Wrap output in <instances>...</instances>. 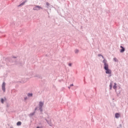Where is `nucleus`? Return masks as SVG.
Returning <instances> with one entry per match:
<instances>
[{"label":"nucleus","instance_id":"nucleus-1","mask_svg":"<svg viewBox=\"0 0 128 128\" xmlns=\"http://www.w3.org/2000/svg\"><path fill=\"white\" fill-rule=\"evenodd\" d=\"M103 62L104 64V68L106 70V74H112V70L108 69V64H107L106 60H103Z\"/></svg>","mask_w":128,"mask_h":128},{"label":"nucleus","instance_id":"nucleus-2","mask_svg":"<svg viewBox=\"0 0 128 128\" xmlns=\"http://www.w3.org/2000/svg\"><path fill=\"white\" fill-rule=\"evenodd\" d=\"M2 90L4 92H6V82H4L2 84Z\"/></svg>","mask_w":128,"mask_h":128},{"label":"nucleus","instance_id":"nucleus-3","mask_svg":"<svg viewBox=\"0 0 128 128\" xmlns=\"http://www.w3.org/2000/svg\"><path fill=\"white\" fill-rule=\"evenodd\" d=\"M40 8H42V7L40 6H36V7H34L33 10H40Z\"/></svg>","mask_w":128,"mask_h":128},{"label":"nucleus","instance_id":"nucleus-4","mask_svg":"<svg viewBox=\"0 0 128 128\" xmlns=\"http://www.w3.org/2000/svg\"><path fill=\"white\" fill-rule=\"evenodd\" d=\"M42 106H44V102H39V106L40 107V112H42Z\"/></svg>","mask_w":128,"mask_h":128},{"label":"nucleus","instance_id":"nucleus-5","mask_svg":"<svg viewBox=\"0 0 128 128\" xmlns=\"http://www.w3.org/2000/svg\"><path fill=\"white\" fill-rule=\"evenodd\" d=\"M120 48H122L120 50V52H124L125 50L124 48L122 46H120Z\"/></svg>","mask_w":128,"mask_h":128},{"label":"nucleus","instance_id":"nucleus-6","mask_svg":"<svg viewBox=\"0 0 128 128\" xmlns=\"http://www.w3.org/2000/svg\"><path fill=\"white\" fill-rule=\"evenodd\" d=\"M115 116L116 118H120V114H118V113L116 114Z\"/></svg>","mask_w":128,"mask_h":128},{"label":"nucleus","instance_id":"nucleus-7","mask_svg":"<svg viewBox=\"0 0 128 128\" xmlns=\"http://www.w3.org/2000/svg\"><path fill=\"white\" fill-rule=\"evenodd\" d=\"M17 126H21L22 125V122H18L16 124Z\"/></svg>","mask_w":128,"mask_h":128},{"label":"nucleus","instance_id":"nucleus-8","mask_svg":"<svg viewBox=\"0 0 128 128\" xmlns=\"http://www.w3.org/2000/svg\"><path fill=\"white\" fill-rule=\"evenodd\" d=\"M113 88H114V90L116 88V83L114 84V85L113 86Z\"/></svg>","mask_w":128,"mask_h":128},{"label":"nucleus","instance_id":"nucleus-9","mask_svg":"<svg viewBox=\"0 0 128 128\" xmlns=\"http://www.w3.org/2000/svg\"><path fill=\"white\" fill-rule=\"evenodd\" d=\"M28 96H32V94H28Z\"/></svg>","mask_w":128,"mask_h":128},{"label":"nucleus","instance_id":"nucleus-10","mask_svg":"<svg viewBox=\"0 0 128 128\" xmlns=\"http://www.w3.org/2000/svg\"><path fill=\"white\" fill-rule=\"evenodd\" d=\"M114 62H118V60L116 58H114Z\"/></svg>","mask_w":128,"mask_h":128},{"label":"nucleus","instance_id":"nucleus-11","mask_svg":"<svg viewBox=\"0 0 128 128\" xmlns=\"http://www.w3.org/2000/svg\"><path fill=\"white\" fill-rule=\"evenodd\" d=\"M26 2H22L20 6H24V4H25Z\"/></svg>","mask_w":128,"mask_h":128},{"label":"nucleus","instance_id":"nucleus-12","mask_svg":"<svg viewBox=\"0 0 128 128\" xmlns=\"http://www.w3.org/2000/svg\"><path fill=\"white\" fill-rule=\"evenodd\" d=\"M1 102H2V104H4V99L3 98L1 99Z\"/></svg>","mask_w":128,"mask_h":128},{"label":"nucleus","instance_id":"nucleus-13","mask_svg":"<svg viewBox=\"0 0 128 128\" xmlns=\"http://www.w3.org/2000/svg\"><path fill=\"white\" fill-rule=\"evenodd\" d=\"M46 6H50V3L46 2Z\"/></svg>","mask_w":128,"mask_h":128},{"label":"nucleus","instance_id":"nucleus-14","mask_svg":"<svg viewBox=\"0 0 128 128\" xmlns=\"http://www.w3.org/2000/svg\"><path fill=\"white\" fill-rule=\"evenodd\" d=\"M68 66H72V64H69Z\"/></svg>","mask_w":128,"mask_h":128},{"label":"nucleus","instance_id":"nucleus-15","mask_svg":"<svg viewBox=\"0 0 128 128\" xmlns=\"http://www.w3.org/2000/svg\"><path fill=\"white\" fill-rule=\"evenodd\" d=\"M110 90H112V84H110Z\"/></svg>","mask_w":128,"mask_h":128},{"label":"nucleus","instance_id":"nucleus-16","mask_svg":"<svg viewBox=\"0 0 128 128\" xmlns=\"http://www.w3.org/2000/svg\"><path fill=\"white\" fill-rule=\"evenodd\" d=\"M98 56H102L101 54H98Z\"/></svg>","mask_w":128,"mask_h":128},{"label":"nucleus","instance_id":"nucleus-17","mask_svg":"<svg viewBox=\"0 0 128 128\" xmlns=\"http://www.w3.org/2000/svg\"><path fill=\"white\" fill-rule=\"evenodd\" d=\"M102 58H104V56H102Z\"/></svg>","mask_w":128,"mask_h":128},{"label":"nucleus","instance_id":"nucleus-18","mask_svg":"<svg viewBox=\"0 0 128 128\" xmlns=\"http://www.w3.org/2000/svg\"><path fill=\"white\" fill-rule=\"evenodd\" d=\"M74 86V84H72L70 85V86Z\"/></svg>","mask_w":128,"mask_h":128},{"label":"nucleus","instance_id":"nucleus-19","mask_svg":"<svg viewBox=\"0 0 128 128\" xmlns=\"http://www.w3.org/2000/svg\"><path fill=\"white\" fill-rule=\"evenodd\" d=\"M76 52H78V50H76Z\"/></svg>","mask_w":128,"mask_h":128},{"label":"nucleus","instance_id":"nucleus-20","mask_svg":"<svg viewBox=\"0 0 128 128\" xmlns=\"http://www.w3.org/2000/svg\"><path fill=\"white\" fill-rule=\"evenodd\" d=\"M37 128H40V127H37Z\"/></svg>","mask_w":128,"mask_h":128}]
</instances>
